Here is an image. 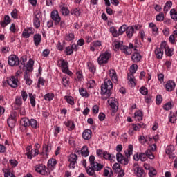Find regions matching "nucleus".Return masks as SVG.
Listing matches in <instances>:
<instances>
[{
	"instance_id": "obj_4",
	"label": "nucleus",
	"mask_w": 177,
	"mask_h": 177,
	"mask_svg": "<svg viewBox=\"0 0 177 177\" xmlns=\"http://www.w3.org/2000/svg\"><path fill=\"white\" fill-rule=\"evenodd\" d=\"M111 57V54L109 50H106L104 53H100L97 59L98 65L102 66L104 64H108Z\"/></svg>"
},
{
	"instance_id": "obj_16",
	"label": "nucleus",
	"mask_w": 177,
	"mask_h": 177,
	"mask_svg": "<svg viewBox=\"0 0 177 177\" xmlns=\"http://www.w3.org/2000/svg\"><path fill=\"white\" fill-rule=\"evenodd\" d=\"M27 151L28 152L26 155L28 156V158L30 160L32 159L33 157H35L39 154V151L37 149H33L30 151L29 149L27 148Z\"/></svg>"
},
{
	"instance_id": "obj_11",
	"label": "nucleus",
	"mask_w": 177,
	"mask_h": 177,
	"mask_svg": "<svg viewBox=\"0 0 177 177\" xmlns=\"http://www.w3.org/2000/svg\"><path fill=\"white\" fill-rule=\"evenodd\" d=\"M77 160V156L76 154H73V153L71 154V156H69V159L68 160V161L71 162L69 164V168L74 169L75 167Z\"/></svg>"
},
{
	"instance_id": "obj_58",
	"label": "nucleus",
	"mask_w": 177,
	"mask_h": 177,
	"mask_svg": "<svg viewBox=\"0 0 177 177\" xmlns=\"http://www.w3.org/2000/svg\"><path fill=\"white\" fill-rule=\"evenodd\" d=\"M73 48H71V46H69L66 48H65V53L66 55H71L73 54Z\"/></svg>"
},
{
	"instance_id": "obj_36",
	"label": "nucleus",
	"mask_w": 177,
	"mask_h": 177,
	"mask_svg": "<svg viewBox=\"0 0 177 177\" xmlns=\"http://www.w3.org/2000/svg\"><path fill=\"white\" fill-rule=\"evenodd\" d=\"M90 166H91L96 171H100L104 167L103 165L98 163L97 162H94Z\"/></svg>"
},
{
	"instance_id": "obj_64",
	"label": "nucleus",
	"mask_w": 177,
	"mask_h": 177,
	"mask_svg": "<svg viewBox=\"0 0 177 177\" xmlns=\"http://www.w3.org/2000/svg\"><path fill=\"white\" fill-rule=\"evenodd\" d=\"M11 16L15 19H17L18 18V11L17 9H14V10L11 12Z\"/></svg>"
},
{
	"instance_id": "obj_1",
	"label": "nucleus",
	"mask_w": 177,
	"mask_h": 177,
	"mask_svg": "<svg viewBox=\"0 0 177 177\" xmlns=\"http://www.w3.org/2000/svg\"><path fill=\"white\" fill-rule=\"evenodd\" d=\"M133 147L131 145H128L127 151H124L125 156L120 153H116V160L122 165H127L129 160L130 156L133 155Z\"/></svg>"
},
{
	"instance_id": "obj_37",
	"label": "nucleus",
	"mask_w": 177,
	"mask_h": 177,
	"mask_svg": "<svg viewBox=\"0 0 177 177\" xmlns=\"http://www.w3.org/2000/svg\"><path fill=\"white\" fill-rule=\"evenodd\" d=\"M142 56L139 53H135L132 56H131V59L133 62L138 63L141 60Z\"/></svg>"
},
{
	"instance_id": "obj_18",
	"label": "nucleus",
	"mask_w": 177,
	"mask_h": 177,
	"mask_svg": "<svg viewBox=\"0 0 177 177\" xmlns=\"http://www.w3.org/2000/svg\"><path fill=\"white\" fill-rule=\"evenodd\" d=\"M111 109H118V102L113 97H111L107 101Z\"/></svg>"
},
{
	"instance_id": "obj_2",
	"label": "nucleus",
	"mask_w": 177,
	"mask_h": 177,
	"mask_svg": "<svg viewBox=\"0 0 177 177\" xmlns=\"http://www.w3.org/2000/svg\"><path fill=\"white\" fill-rule=\"evenodd\" d=\"M113 88V83L110 80H105L104 84L101 85L100 89L102 99H108L112 94L111 90Z\"/></svg>"
},
{
	"instance_id": "obj_47",
	"label": "nucleus",
	"mask_w": 177,
	"mask_h": 177,
	"mask_svg": "<svg viewBox=\"0 0 177 177\" xmlns=\"http://www.w3.org/2000/svg\"><path fill=\"white\" fill-rule=\"evenodd\" d=\"M170 16L173 20L177 21V11L175 9H171L170 10Z\"/></svg>"
},
{
	"instance_id": "obj_60",
	"label": "nucleus",
	"mask_w": 177,
	"mask_h": 177,
	"mask_svg": "<svg viewBox=\"0 0 177 177\" xmlns=\"http://www.w3.org/2000/svg\"><path fill=\"white\" fill-rule=\"evenodd\" d=\"M148 174L149 177H154L157 174V171L155 169L151 168L149 170Z\"/></svg>"
},
{
	"instance_id": "obj_15",
	"label": "nucleus",
	"mask_w": 177,
	"mask_h": 177,
	"mask_svg": "<svg viewBox=\"0 0 177 177\" xmlns=\"http://www.w3.org/2000/svg\"><path fill=\"white\" fill-rule=\"evenodd\" d=\"M35 29L33 28H26L24 30L22 36L25 39L29 38L32 35L34 34Z\"/></svg>"
},
{
	"instance_id": "obj_62",
	"label": "nucleus",
	"mask_w": 177,
	"mask_h": 177,
	"mask_svg": "<svg viewBox=\"0 0 177 177\" xmlns=\"http://www.w3.org/2000/svg\"><path fill=\"white\" fill-rule=\"evenodd\" d=\"M165 17H164V14L162 12L160 13L159 15L156 16V20L157 21H164Z\"/></svg>"
},
{
	"instance_id": "obj_53",
	"label": "nucleus",
	"mask_w": 177,
	"mask_h": 177,
	"mask_svg": "<svg viewBox=\"0 0 177 177\" xmlns=\"http://www.w3.org/2000/svg\"><path fill=\"white\" fill-rule=\"evenodd\" d=\"M57 164V160L54 158H51L48 160V162H47V165H48V167H53Z\"/></svg>"
},
{
	"instance_id": "obj_5",
	"label": "nucleus",
	"mask_w": 177,
	"mask_h": 177,
	"mask_svg": "<svg viewBox=\"0 0 177 177\" xmlns=\"http://www.w3.org/2000/svg\"><path fill=\"white\" fill-rule=\"evenodd\" d=\"M132 49H133V50H136V47H135L131 43L129 44V46H122L120 47V50L125 55H131L132 53Z\"/></svg>"
},
{
	"instance_id": "obj_8",
	"label": "nucleus",
	"mask_w": 177,
	"mask_h": 177,
	"mask_svg": "<svg viewBox=\"0 0 177 177\" xmlns=\"http://www.w3.org/2000/svg\"><path fill=\"white\" fill-rule=\"evenodd\" d=\"M35 170L41 175H46L48 174V169H46L44 165L39 164L35 167Z\"/></svg>"
},
{
	"instance_id": "obj_3",
	"label": "nucleus",
	"mask_w": 177,
	"mask_h": 177,
	"mask_svg": "<svg viewBox=\"0 0 177 177\" xmlns=\"http://www.w3.org/2000/svg\"><path fill=\"white\" fill-rule=\"evenodd\" d=\"M27 61L26 57H21L20 60L18 57L15 55H10L8 58V64L11 66H19L20 69L26 67L25 62Z\"/></svg>"
},
{
	"instance_id": "obj_14",
	"label": "nucleus",
	"mask_w": 177,
	"mask_h": 177,
	"mask_svg": "<svg viewBox=\"0 0 177 177\" xmlns=\"http://www.w3.org/2000/svg\"><path fill=\"white\" fill-rule=\"evenodd\" d=\"M18 79L15 76H12L7 80L8 84L12 88H17L18 86Z\"/></svg>"
},
{
	"instance_id": "obj_38",
	"label": "nucleus",
	"mask_w": 177,
	"mask_h": 177,
	"mask_svg": "<svg viewBox=\"0 0 177 177\" xmlns=\"http://www.w3.org/2000/svg\"><path fill=\"white\" fill-rule=\"evenodd\" d=\"M61 84L64 85V87H68L70 85V78L66 76L62 77V80H61Z\"/></svg>"
},
{
	"instance_id": "obj_29",
	"label": "nucleus",
	"mask_w": 177,
	"mask_h": 177,
	"mask_svg": "<svg viewBox=\"0 0 177 177\" xmlns=\"http://www.w3.org/2000/svg\"><path fill=\"white\" fill-rule=\"evenodd\" d=\"M151 140H152V138H151L150 136H146V138H145V136H140L138 138V141L142 145H144L147 141H149V140L151 141Z\"/></svg>"
},
{
	"instance_id": "obj_27",
	"label": "nucleus",
	"mask_w": 177,
	"mask_h": 177,
	"mask_svg": "<svg viewBox=\"0 0 177 177\" xmlns=\"http://www.w3.org/2000/svg\"><path fill=\"white\" fill-rule=\"evenodd\" d=\"M134 119L137 121H141L143 119V113L142 111H137L134 113Z\"/></svg>"
},
{
	"instance_id": "obj_23",
	"label": "nucleus",
	"mask_w": 177,
	"mask_h": 177,
	"mask_svg": "<svg viewBox=\"0 0 177 177\" xmlns=\"http://www.w3.org/2000/svg\"><path fill=\"white\" fill-rule=\"evenodd\" d=\"M135 32L133 26H127L126 30V35L128 38L131 39Z\"/></svg>"
},
{
	"instance_id": "obj_28",
	"label": "nucleus",
	"mask_w": 177,
	"mask_h": 177,
	"mask_svg": "<svg viewBox=\"0 0 177 177\" xmlns=\"http://www.w3.org/2000/svg\"><path fill=\"white\" fill-rule=\"evenodd\" d=\"M10 22H11V19H10V16L6 15L4 17V20L1 23V27L5 28L9 24H10Z\"/></svg>"
},
{
	"instance_id": "obj_48",
	"label": "nucleus",
	"mask_w": 177,
	"mask_h": 177,
	"mask_svg": "<svg viewBox=\"0 0 177 177\" xmlns=\"http://www.w3.org/2000/svg\"><path fill=\"white\" fill-rule=\"evenodd\" d=\"M64 99H65V100H66V102H68V104H71V105H74V100L73 97L72 96H65L64 97Z\"/></svg>"
},
{
	"instance_id": "obj_41",
	"label": "nucleus",
	"mask_w": 177,
	"mask_h": 177,
	"mask_svg": "<svg viewBox=\"0 0 177 177\" xmlns=\"http://www.w3.org/2000/svg\"><path fill=\"white\" fill-rule=\"evenodd\" d=\"M122 44H123L122 41L115 39L113 44V46L115 49L118 50V49H121V47L123 46Z\"/></svg>"
},
{
	"instance_id": "obj_20",
	"label": "nucleus",
	"mask_w": 177,
	"mask_h": 177,
	"mask_svg": "<svg viewBox=\"0 0 177 177\" xmlns=\"http://www.w3.org/2000/svg\"><path fill=\"white\" fill-rule=\"evenodd\" d=\"M164 49L162 48V47L160 46V48H156L154 50V53L157 59H162L163 55H164Z\"/></svg>"
},
{
	"instance_id": "obj_17",
	"label": "nucleus",
	"mask_w": 177,
	"mask_h": 177,
	"mask_svg": "<svg viewBox=\"0 0 177 177\" xmlns=\"http://www.w3.org/2000/svg\"><path fill=\"white\" fill-rule=\"evenodd\" d=\"M102 46V42L100 41H93L91 44H90V50L91 52H95L96 50H98L99 48Z\"/></svg>"
},
{
	"instance_id": "obj_40",
	"label": "nucleus",
	"mask_w": 177,
	"mask_h": 177,
	"mask_svg": "<svg viewBox=\"0 0 177 177\" xmlns=\"http://www.w3.org/2000/svg\"><path fill=\"white\" fill-rule=\"evenodd\" d=\"M109 32L112 35V36L113 37H119L118 32L114 26L110 27Z\"/></svg>"
},
{
	"instance_id": "obj_22",
	"label": "nucleus",
	"mask_w": 177,
	"mask_h": 177,
	"mask_svg": "<svg viewBox=\"0 0 177 177\" xmlns=\"http://www.w3.org/2000/svg\"><path fill=\"white\" fill-rule=\"evenodd\" d=\"M83 139L88 140H90L92 137V131L91 129H86L83 131V134L82 135Z\"/></svg>"
},
{
	"instance_id": "obj_39",
	"label": "nucleus",
	"mask_w": 177,
	"mask_h": 177,
	"mask_svg": "<svg viewBox=\"0 0 177 177\" xmlns=\"http://www.w3.org/2000/svg\"><path fill=\"white\" fill-rule=\"evenodd\" d=\"M87 68H88V71L94 74L96 72V67L94 64L91 62H87Z\"/></svg>"
},
{
	"instance_id": "obj_59",
	"label": "nucleus",
	"mask_w": 177,
	"mask_h": 177,
	"mask_svg": "<svg viewBox=\"0 0 177 177\" xmlns=\"http://www.w3.org/2000/svg\"><path fill=\"white\" fill-rule=\"evenodd\" d=\"M147 151H145V153H141L139 154V159L142 161V162H144V161H146L147 160Z\"/></svg>"
},
{
	"instance_id": "obj_7",
	"label": "nucleus",
	"mask_w": 177,
	"mask_h": 177,
	"mask_svg": "<svg viewBox=\"0 0 177 177\" xmlns=\"http://www.w3.org/2000/svg\"><path fill=\"white\" fill-rule=\"evenodd\" d=\"M156 148H157V145L156 144H153L150 145L149 147V149L146 151V155L149 159L153 160L155 158V156L153 154V152L156 151Z\"/></svg>"
},
{
	"instance_id": "obj_46",
	"label": "nucleus",
	"mask_w": 177,
	"mask_h": 177,
	"mask_svg": "<svg viewBox=\"0 0 177 177\" xmlns=\"http://www.w3.org/2000/svg\"><path fill=\"white\" fill-rule=\"evenodd\" d=\"M34 61L30 59L27 64V71L32 72L33 71Z\"/></svg>"
},
{
	"instance_id": "obj_44",
	"label": "nucleus",
	"mask_w": 177,
	"mask_h": 177,
	"mask_svg": "<svg viewBox=\"0 0 177 177\" xmlns=\"http://www.w3.org/2000/svg\"><path fill=\"white\" fill-rule=\"evenodd\" d=\"M127 29V25H122L118 28V36L123 35L124 32H126Z\"/></svg>"
},
{
	"instance_id": "obj_34",
	"label": "nucleus",
	"mask_w": 177,
	"mask_h": 177,
	"mask_svg": "<svg viewBox=\"0 0 177 177\" xmlns=\"http://www.w3.org/2000/svg\"><path fill=\"white\" fill-rule=\"evenodd\" d=\"M79 93H80V95L82 97H84L86 98H88L90 97V95L88 94L87 90L84 88H79Z\"/></svg>"
},
{
	"instance_id": "obj_33",
	"label": "nucleus",
	"mask_w": 177,
	"mask_h": 177,
	"mask_svg": "<svg viewBox=\"0 0 177 177\" xmlns=\"http://www.w3.org/2000/svg\"><path fill=\"white\" fill-rule=\"evenodd\" d=\"M80 154H82V156H83L84 157L88 156L89 151L86 145H84L83 146V147H82V149L80 150Z\"/></svg>"
},
{
	"instance_id": "obj_13",
	"label": "nucleus",
	"mask_w": 177,
	"mask_h": 177,
	"mask_svg": "<svg viewBox=\"0 0 177 177\" xmlns=\"http://www.w3.org/2000/svg\"><path fill=\"white\" fill-rule=\"evenodd\" d=\"M176 86V83L173 80H169L167 82L165 88L167 92H171L175 89Z\"/></svg>"
},
{
	"instance_id": "obj_35",
	"label": "nucleus",
	"mask_w": 177,
	"mask_h": 177,
	"mask_svg": "<svg viewBox=\"0 0 177 177\" xmlns=\"http://www.w3.org/2000/svg\"><path fill=\"white\" fill-rule=\"evenodd\" d=\"M36 95L32 93H29V100L30 102V105H32V107H35L36 106Z\"/></svg>"
},
{
	"instance_id": "obj_24",
	"label": "nucleus",
	"mask_w": 177,
	"mask_h": 177,
	"mask_svg": "<svg viewBox=\"0 0 177 177\" xmlns=\"http://www.w3.org/2000/svg\"><path fill=\"white\" fill-rule=\"evenodd\" d=\"M33 42L35 43V46L38 47L41 42V35L40 34H36L33 36Z\"/></svg>"
},
{
	"instance_id": "obj_26",
	"label": "nucleus",
	"mask_w": 177,
	"mask_h": 177,
	"mask_svg": "<svg viewBox=\"0 0 177 177\" xmlns=\"http://www.w3.org/2000/svg\"><path fill=\"white\" fill-rule=\"evenodd\" d=\"M65 126L68 128L69 131H73L75 128V124L73 120H68L64 122Z\"/></svg>"
},
{
	"instance_id": "obj_45",
	"label": "nucleus",
	"mask_w": 177,
	"mask_h": 177,
	"mask_svg": "<svg viewBox=\"0 0 177 177\" xmlns=\"http://www.w3.org/2000/svg\"><path fill=\"white\" fill-rule=\"evenodd\" d=\"M40 20L37 17V15H35V18H33V26H35V28H39L40 27Z\"/></svg>"
},
{
	"instance_id": "obj_56",
	"label": "nucleus",
	"mask_w": 177,
	"mask_h": 177,
	"mask_svg": "<svg viewBox=\"0 0 177 177\" xmlns=\"http://www.w3.org/2000/svg\"><path fill=\"white\" fill-rule=\"evenodd\" d=\"M74 39H75V35L73 33H69L66 35V36L65 37V40L68 41H73Z\"/></svg>"
},
{
	"instance_id": "obj_43",
	"label": "nucleus",
	"mask_w": 177,
	"mask_h": 177,
	"mask_svg": "<svg viewBox=\"0 0 177 177\" xmlns=\"http://www.w3.org/2000/svg\"><path fill=\"white\" fill-rule=\"evenodd\" d=\"M61 68H62V72L68 69V62L64 59H61Z\"/></svg>"
},
{
	"instance_id": "obj_63",
	"label": "nucleus",
	"mask_w": 177,
	"mask_h": 177,
	"mask_svg": "<svg viewBox=\"0 0 177 177\" xmlns=\"http://www.w3.org/2000/svg\"><path fill=\"white\" fill-rule=\"evenodd\" d=\"M61 131V128L59 126L54 127V136L57 137L58 133Z\"/></svg>"
},
{
	"instance_id": "obj_6",
	"label": "nucleus",
	"mask_w": 177,
	"mask_h": 177,
	"mask_svg": "<svg viewBox=\"0 0 177 177\" xmlns=\"http://www.w3.org/2000/svg\"><path fill=\"white\" fill-rule=\"evenodd\" d=\"M50 17H51V19H53V21H54V24L55 26L59 25L62 18H61V17L59 14V12L57 10H53L51 12Z\"/></svg>"
},
{
	"instance_id": "obj_54",
	"label": "nucleus",
	"mask_w": 177,
	"mask_h": 177,
	"mask_svg": "<svg viewBox=\"0 0 177 177\" xmlns=\"http://www.w3.org/2000/svg\"><path fill=\"white\" fill-rule=\"evenodd\" d=\"M112 169L115 173L122 170V168L120 167V165L119 163L113 164V165L112 167Z\"/></svg>"
},
{
	"instance_id": "obj_52",
	"label": "nucleus",
	"mask_w": 177,
	"mask_h": 177,
	"mask_svg": "<svg viewBox=\"0 0 177 177\" xmlns=\"http://www.w3.org/2000/svg\"><path fill=\"white\" fill-rule=\"evenodd\" d=\"M61 14H62V15L64 16H67L69 14V10H68L67 8L64 7V6H61Z\"/></svg>"
},
{
	"instance_id": "obj_21",
	"label": "nucleus",
	"mask_w": 177,
	"mask_h": 177,
	"mask_svg": "<svg viewBox=\"0 0 177 177\" xmlns=\"http://www.w3.org/2000/svg\"><path fill=\"white\" fill-rule=\"evenodd\" d=\"M51 150V147L48 145H43V152L40 153V156L46 158L49 155V152Z\"/></svg>"
},
{
	"instance_id": "obj_49",
	"label": "nucleus",
	"mask_w": 177,
	"mask_h": 177,
	"mask_svg": "<svg viewBox=\"0 0 177 177\" xmlns=\"http://www.w3.org/2000/svg\"><path fill=\"white\" fill-rule=\"evenodd\" d=\"M24 79L26 80V83L27 85H29V86L32 85V80L28 77L27 72L25 73Z\"/></svg>"
},
{
	"instance_id": "obj_61",
	"label": "nucleus",
	"mask_w": 177,
	"mask_h": 177,
	"mask_svg": "<svg viewBox=\"0 0 177 177\" xmlns=\"http://www.w3.org/2000/svg\"><path fill=\"white\" fill-rule=\"evenodd\" d=\"M140 93L142 95H148V89L145 87V86H142L140 89H139Z\"/></svg>"
},
{
	"instance_id": "obj_31",
	"label": "nucleus",
	"mask_w": 177,
	"mask_h": 177,
	"mask_svg": "<svg viewBox=\"0 0 177 177\" xmlns=\"http://www.w3.org/2000/svg\"><path fill=\"white\" fill-rule=\"evenodd\" d=\"M82 12H83V10L82 8H75L72 9V10H71V13L72 15H76L77 17H80V15L82 13Z\"/></svg>"
},
{
	"instance_id": "obj_9",
	"label": "nucleus",
	"mask_w": 177,
	"mask_h": 177,
	"mask_svg": "<svg viewBox=\"0 0 177 177\" xmlns=\"http://www.w3.org/2000/svg\"><path fill=\"white\" fill-rule=\"evenodd\" d=\"M23 104L22 98L20 96H17L15 102L12 104V106L14 110H19L21 109Z\"/></svg>"
},
{
	"instance_id": "obj_57",
	"label": "nucleus",
	"mask_w": 177,
	"mask_h": 177,
	"mask_svg": "<svg viewBox=\"0 0 177 177\" xmlns=\"http://www.w3.org/2000/svg\"><path fill=\"white\" fill-rule=\"evenodd\" d=\"M95 81L93 80H90V81L87 82V87H88V88H93L95 86Z\"/></svg>"
},
{
	"instance_id": "obj_42",
	"label": "nucleus",
	"mask_w": 177,
	"mask_h": 177,
	"mask_svg": "<svg viewBox=\"0 0 177 177\" xmlns=\"http://www.w3.org/2000/svg\"><path fill=\"white\" fill-rule=\"evenodd\" d=\"M21 124L25 127H30V120L28 118H21Z\"/></svg>"
},
{
	"instance_id": "obj_51",
	"label": "nucleus",
	"mask_w": 177,
	"mask_h": 177,
	"mask_svg": "<svg viewBox=\"0 0 177 177\" xmlns=\"http://www.w3.org/2000/svg\"><path fill=\"white\" fill-rule=\"evenodd\" d=\"M55 97V95L53 93H47L46 95H44V100H46V101H51L53 100V98Z\"/></svg>"
},
{
	"instance_id": "obj_30",
	"label": "nucleus",
	"mask_w": 177,
	"mask_h": 177,
	"mask_svg": "<svg viewBox=\"0 0 177 177\" xmlns=\"http://www.w3.org/2000/svg\"><path fill=\"white\" fill-rule=\"evenodd\" d=\"M95 171L92 167H86V172L88 176L97 177V174H95Z\"/></svg>"
},
{
	"instance_id": "obj_12",
	"label": "nucleus",
	"mask_w": 177,
	"mask_h": 177,
	"mask_svg": "<svg viewBox=\"0 0 177 177\" xmlns=\"http://www.w3.org/2000/svg\"><path fill=\"white\" fill-rule=\"evenodd\" d=\"M160 46L163 48V50L165 49V55L169 57H171L172 56V51L169 48L168 44H167L166 41H163L160 44Z\"/></svg>"
},
{
	"instance_id": "obj_25",
	"label": "nucleus",
	"mask_w": 177,
	"mask_h": 177,
	"mask_svg": "<svg viewBox=\"0 0 177 177\" xmlns=\"http://www.w3.org/2000/svg\"><path fill=\"white\" fill-rule=\"evenodd\" d=\"M102 157L106 160H110L111 162H114L115 160V156H112L107 151H104Z\"/></svg>"
},
{
	"instance_id": "obj_19",
	"label": "nucleus",
	"mask_w": 177,
	"mask_h": 177,
	"mask_svg": "<svg viewBox=\"0 0 177 177\" xmlns=\"http://www.w3.org/2000/svg\"><path fill=\"white\" fill-rule=\"evenodd\" d=\"M109 77L111 79L113 82H114V83L118 82V75H117V73L115 70L110 69L109 71Z\"/></svg>"
},
{
	"instance_id": "obj_55",
	"label": "nucleus",
	"mask_w": 177,
	"mask_h": 177,
	"mask_svg": "<svg viewBox=\"0 0 177 177\" xmlns=\"http://www.w3.org/2000/svg\"><path fill=\"white\" fill-rule=\"evenodd\" d=\"M17 120L8 119V124L10 128H14L16 124Z\"/></svg>"
},
{
	"instance_id": "obj_10",
	"label": "nucleus",
	"mask_w": 177,
	"mask_h": 177,
	"mask_svg": "<svg viewBox=\"0 0 177 177\" xmlns=\"http://www.w3.org/2000/svg\"><path fill=\"white\" fill-rule=\"evenodd\" d=\"M133 169L136 176L145 177L146 173L145 172L142 167H139L138 165H136V166H134Z\"/></svg>"
},
{
	"instance_id": "obj_32",
	"label": "nucleus",
	"mask_w": 177,
	"mask_h": 177,
	"mask_svg": "<svg viewBox=\"0 0 177 177\" xmlns=\"http://www.w3.org/2000/svg\"><path fill=\"white\" fill-rule=\"evenodd\" d=\"M29 126H30V127H32V129H35L39 127V124L38 122L35 119H30L29 120Z\"/></svg>"
},
{
	"instance_id": "obj_50",
	"label": "nucleus",
	"mask_w": 177,
	"mask_h": 177,
	"mask_svg": "<svg viewBox=\"0 0 177 177\" xmlns=\"http://www.w3.org/2000/svg\"><path fill=\"white\" fill-rule=\"evenodd\" d=\"M174 151V147L173 145H169L165 149V153L167 155H170Z\"/></svg>"
}]
</instances>
